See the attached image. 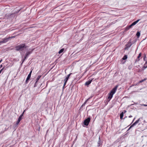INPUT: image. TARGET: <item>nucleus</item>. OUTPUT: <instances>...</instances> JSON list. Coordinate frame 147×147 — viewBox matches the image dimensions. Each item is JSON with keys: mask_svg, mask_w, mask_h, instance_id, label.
Wrapping results in <instances>:
<instances>
[{"mask_svg": "<svg viewBox=\"0 0 147 147\" xmlns=\"http://www.w3.org/2000/svg\"><path fill=\"white\" fill-rule=\"evenodd\" d=\"M118 87L117 86H116L114 88H113L112 90L111 91V92L108 94V99L109 101L113 96V95L115 92L116 90Z\"/></svg>", "mask_w": 147, "mask_h": 147, "instance_id": "obj_1", "label": "nucleus"}, {"mask_svg": "<svg viewBox=\"0 0 147 147\" xmlns=\"http://www.w3.org/2000/svg\"><path fill=\"white\" fill-rule=\"evenodd\" d=\"M27 47L25 43L21 44L16 47V50L17 51H22Z\"/></svg>", "mask_w": 147, "mask_h": 147, "instance_id": "obj_2", "label": "nucleus"}, {"mask_svg": "<svg viewBox=\"0 0 147 147\" xmlns=\"http://www.w3.org/2000/svg\"><path fill=\"white\" fill-rule=\"evenodd\" d=\"M90 120V117H88L84 121V124L85 125L87 126L88 125Z\"/></svg>", "mask_w": 147, "mask_h": 147, "instance_id": "obj_3", "label": "nucleus"}, {"mask_svg": "<svg viewBox=\"0 0 147 147\" xmlns=\"http://www.w3.org/2000/svg\"><path fill=\"white\" fill-rule=\"evenodd\" d=\"M32 72V70L30 71V73L28 75V77L26 78V83H27L28 82V80H29L31 76V74Z\"/></svg>", "mask_w": 147, "mask_h": 147, "instance_id": "obj_4", "label": "nucleus"}, {"mask_svg": "<svg viewBox=\"0 0 147 147\" xmlns=\"http://www.w3.org/2000/svg\"><path fill=\"white\" fill-rule=\"evenodd\" d=\"M32 50L31 51H27L25 54V56L28 57V56L32 53Z\"/></svg>", "mask_w": 147, "mask_h": 147, "instance_id": "obj_5", "label": "nucleus"}, {"mask_svg": "<svg viewBox=\"0 0 147 147\" xmlns=\"http://www.w3.org/2000/svg\"><path fill=\"white\" fill-rule=\"evenodd\" d=\"M92 80H89L88 81L86 82L85 84V85H86V86L88 85L89 84H90L92 82Z\"/></svg>", "mask_w": 147, "mask_h": 147, "instance_id": "obj_6", "label": "nucleus"}, {"mask_svg": "<svg viewBox=\"0 0 147 147\" xmlns=\"http://www.w3.org/2000/svg\"><path fill=\"white\" fill-rule=\"evenodd\" d=\"M140 120V118H139L138 120H137L133 124V126H134L136 124H137V123H138Z\"/></svg>", "mask_w": 147, "mask_h": 147, "instance_id": "obj_7", "label": "nucleus"}, {"mask_svg": "<svg viewBox=\"0 0 147 147\" xmlns=\"http://www.w3.org/2000/svg\"><path fill=\"white\" fill-rule=\"evenodd\" d=\"M22 118L19 117L18 119V121H17L16 123V124L17 125H18V123H19L20 122V121L21 119H22Z\"/></svg>", "mask_w": 147, "mask_h": 147, "instance_id": "obj_8", "label": "nucleus"}, {"mask_svg": "<svg viewBox=\"0 0 147 147\" xmlns=\"http://www.w3.org/2000/svg\"><path fill=\"white\" fill-rule=\"evenodd\" d=\"M139 20H138L137 21L134 22L132 24L133 25V26H134L135 25H136L139 21Z\"/></svg>", "mask_w": 147, "mask_h": 147, "instance_id": "obj_9", "label": "nucleus"}, {"mask_svg": "<svg viewBox=\"0 0 147 147\" xmlns=\"http://www.w3.org/2000/svg\"><path fill=\"white\" fill-rule=\"evenodd\" d=\"M139 20H138L137 21L134 22L132 24L133 25V26H134L135 25H136L139 21Z\"/></svg>", "mask_w": 147, "mask_h": 147, "instance_id": "obj_10", "label": "nucleus"}, {"mask_svg": "<svg viewBox=\"0 0 147 147\" xmlns=\"http://www.w3.org/2000/svg\"><path fill=\"white\" fill-rule=\"evenodd\" d=\"M89 98L85 102H84L82 105L81 107H82L83 106H84L86 103L87 101L89 100Z\"/></svg>", "mask_w": 147, "mask_h": 147, "instance_id": "obj_11", "label": "nucleus"}, {"mask_svg": "<svg viewBox=\"0 0 147 147\" xmlns=\"http://www.w3.org/2000/svg\"><path fill=\"white\" fill-rule=\"evenodd\" d=\"M123 116V113L122 112L120 115V118L121 119H122Z\"/></svg>", "mask_w": 147, "mask_h": 147, "instance_id": "obj_12", "label": "nucleus"}, {"mask_svg": "<svg viewBox=\"0 0 147 147\" xmlns=\"http://www.w3.org/2000/svg\"><path fill=\"white\" fill-rule=\"evenodd\" d=\"M64 51V49L63 48L61 49L58 52V53L59 54H60L62 52H63Z\"/></svg>", "mask_w": 147, "mask_h": 147, "instance_id": "obj_13", "label": "nucleus"}, {"mask_svg": "<svg viewBox=\"0 0 147 147\" xmlns=\"http://www.w3.org/2000/svg\"><path fill=\"white\" fill-rule=\"evenodd\" d=\"M140 32H137L136 35L138 37H139L140 36Z\"/></svg>", "mask_w": 147, "mask_h": 147, "instance_id": "obj_14", "label": "nucleus"}, {"mask_svg": "<svg viewBox=\"0 0 147 147\" xmlns=\"http://www.w3.org/2000/svg\"><path fill=\"white\" fill-rule=\"evenodd\" d=\"M41 76H38L37 78L36 79V83L39 80L40 78L41 77Z\"/></svg>", "mask_w": 147, "mask_h": 147, "instance_id": "obj_15", "label": "nucleus"}, {"mask_svg": "<svg viewBox=\"0 0 147 147\" xmlns=\"http://www.w3.org/2000/svg\"><path fill=\"white\" fill-rule=\"evenodd\" d=\"M133 26L131 24L128 27H127V30L129 29L130 28H131L132 27V26Z\"/></svg>", "mask_w": 147, "mask_h": 147, "instance_id": "obj_16", "label": "nucleus"}, {"mask_svg": "<svg viewBox=\"0 0 147 147\" xmlns=\"http://www.w3.org/2000/svg\"><path fill=\"white\" fill-rule=\"evenodd\" d=\"M127 58V56L126 55H124L123 57L122 58L123 60H125Z\"/></svg>", "mask_w": 147, "mask_h": 147, "instance_id": "obj_17", "label": "nucleus"}, {"mask_svg": "<svg viewBox=\"0 0 147 147\" xmlns=\"http://www.w3.org/2000/svg\"><path fill=\"white\" fill-rule=\"evenodd\" d=\"M146 80V78H144V79L143 80H140V81L139 82V83H141L142 82H143L144 81H145Z\"/></svg>", "mask_w": 147, "mask_h": 147, "instance_id": "obj_18", "label": "nucleus"}, {"mask_svg": "<svg viewBox=\"0 0 147 147\" xmlns=\"http://www.w3.org/2000/svg\"><path fill=\"white\" fill-rule=\"evenodd\" d=\"M68 79L69 78L66 77L65 79L64 80V81H65V82H67Z\"/></svg>", "mask_w": 147, "mask_h": 147, "instance_id": "obj_19", "label": "nucleus"}, {"mask_svg": "<svg viewBox=\"0 0 147 147\" xmlns=\"http://www.w3.org/2000/svg\"><path fill=\"white\" fill-rule=\"evenodd\" d=\"M141 55H142V54H141V53H140L139 54L138 56V57H137L138 59H139V58L141 57Z\"/></svg>", "mask_w": 147, "mask_h": 147, "instance_id": "obj_20", "label": "nucleus"}, {"mask_svg": "<svg viewBox=\"0 0 147 147\" xmlns=\"http://www.w3.org/2000/svg\"><path fill=\"white\" fill-rule=\"evenodd\" d=\"M25 110H24L20 116V117L21 118H22V117L23 116V114L24 113V112L25 111Z\"/></svg>", "mask_w": 147, "mask_h": 147, "instance_id": "obj_21", "label": "nucleus"}, {"mask_svg": "<svg viewBox=\"0 0 147 147\" xmlns=\"http://www.w3.org/2000/svg\"><path fill=\"white\" fill-rule=\"evenodd\" d=\"M27 58V57H26V56H25L24 59H23L22 60V63H23L24 62V61Z\"/></svg>", "mask_w": 147, "mask_h": 147, "instance_id": "obj_22", "label": "nucleus"}, {"mask_svg": "<svg viewBox=\"0 0 147 147\" xmlns=\"http://www.w3.org/2000/svg\"><path fill=\"white\" fill-rule=\"evenodd\" d=\"M72 74V73H70V74H68L67 76L66 77H67V78H69V77H70V76L71 75V74Z\"/></svg>", "mask_w": 147, "mask_h": 147, "instance_id": "obj_23", "label": "nucleus"}, {"mask_svg": "<svg viewBox=\"0 0 147 147\" xmlns=\"http://www.w3.org/2000/svg\"><path fill=\"white\" fill-rule=\"evenodd\" d=\"M72 74V73H70V74H68L67 76L66 77H67V78H69V77H70V76L71 75V74Z\"/></svg>", "mask_w": 147, "mask_h": 147, "instance_id": "obj_24", "label": "nucleus"}, {"mask_svg": "<svg viewBox=\"0 0 147 147\" xmlns=\"http://www.w3.org/2000/svg\"><path fill=\"white\" fill-rule=\"evenodd\" d=\"M141 105L142 106H145V107L147 106V105L142 104V105Z\"/></svg>", "mask_w": 147, "mask_h": 147, "instance_id": "obj_25", "label": "nucleus"}, {"mask_svg": "<svg viewBox=\"0 0 147 147\" xmlns=\"http://www.w3.org/2000/svg\"><path fill=\"white\" fill-rule=\"evenodd\" d=\"M134 126H133V124L129 127V128L128 129V130L130 129L132 127Z\"/></svg>", "mask_w": 147, "mask_h": 147, "instance_id": "obj_26", "label": "nucleus"}, {"mask_svg": "<svg viewBox=\"0 0 147 147\" xmlns=\"http://www.w3.org/2000/svg\"><path fill=\"white\" fill-rule=\"evenodd\" d=\"M4 67L2 69L0 70V74L1 73V72L3 70Z\"/></svg>", "mask_w": 147, "mask_h": 147, "instance_id": "obj_27", "label": "nucleus"}, {"mask_svg": "<svg viewBox=\"0 0 147 147\" xmlns=\"http://www.w3.org/2000/svg\"><path fill=\"white\" fill-rule=\"evenodd\" d=\"M67 82H64V84L63 88L66 85V84Z\"/></svg>", "mask_w": 147, "mask_h": 147, "instance_id": "obj_28", "label": "nucleus"}, {"mask_svg": "<svg viewBox=\"0 0 147 147\" xmlns=\"http://www.w3.org/2000/svg\"><path fill=\"white\" fill-rule=\"evenodd\" d=\"M146 58V56H145L144 57V58H143V59H144V60L145 61V59Z\"/></svg>", "mask_w": 147, "mask_h": 147, "instance_id": "obj_29", "label": "nucleus"}, {"mask_svg": "<svg viewBox=\"0 0 147 147\" xmlns=\"http://www.w3.org/2000/svg\"><path fill=\"white\" fill-rule=\"evenodd\" d=\"M140 60V59H138V58L136 60V61H139Z\"/></svg>", "mask_w": 147, "mask_h": 147, "instance_id": "obj_30", "label": "nucleus"}, {"mask_svg": "<svg viewBox=\"0 0 147 147\" xmlns=\"http://www.w3.org/2000/svg\"><path fill=\"white\" fill-rule=\"evenodd\" d=\"M126 112H127V111H126V110H124L123 111V113H126Z\"/></svg>", "mask_w": 147, "mask_h": 147, "instance_id": "obj_31", "label": "nucleus"}, {"mask_svg": "<svg viewBox=\"0 0 147 147\" xmlns=\"http://www.w3.org/2000/svg\"><path fill=\"white\" fill-rule=\"evenodd\" d=\"M3 66V65H0V68H1Z\"/></svg>", "mask_w": 147, "mask_h": 147, "instance_id": "obj_32", "label": "nucleus"}, {"mask_svg": "<svg viewBox=\"0 0 147 147\" xmlns=\"http://www.w3.org/2000/svg\"><path fill=\"white\" fill-rule=\"evenodd\" d=\"M15 37V36H12L11 37H9L10 38H14Z\"/></svg>", "mask_w": 147, "mask_h": 147, "instance_id": "obj_33", "label": "nucleus"}, {"mask_svg": "<svg viewBox=\"0 0 147 147\" xmlns=\"http://www.w3.org/2000/svg\"><path fill=\"white\" fill-rule=\"evenodd\" d=\"M147 64V61H146L144 64V65H145L146 64Z\"/></svg>", "mask_w": 147, "mask_h": 147, "instance_id": "obj_34", "label": "nucleus"}, {"mask_svg": "<svg viewBox=\"0 0 147 147\" xmlns=\"http://www.w3.org/2000/svg\"><path fill=\"white\" fill-rule=\"evenodd\" d=\"M132 117V116L131 115H130L129 116V118H130V117Z\"/></svg>", "mask_w": 147, "mask_h": 147, "instance_id": "obj_35", "label": "nucleus"}, {"mask_svg": "<svg viewBox=\"0 0 147 147\" xmlns=\"http://www.w3.org/2000/svg\"><path fill=\"white\" fill-rule=\"evenodd\" d=\"M2 61V59H1L0 61V63H1V62Z\"/></svg>", "mask_w": 147, "mask_h": 147, "instance_id": "obj_36", "label": "nucleus"}, {"mask_svg": "<svg viewBox=\"0 0 147 147\" xmlns=\"http://www.w3.org/2000/svg\"><path fill=\"white\" fill-rule=\"evenodd\" d=\"M98 144H99V143L98 142ZM98 146H100V145H99V144Z\"/></svg>", "mask_w": 147, "mask_h": 147, "instance_id": "obj_37", "label": "nucleus"}, {"mask_svg": "<svg viewBox=\"0 0 147 147\" xmlns=\"http://www.w3.org/2000/svg\"><path fill=\"white\" fill-rule=\"evenodd\" d=\"M135 119V118H134V120H133V122L134 121V120Z\"/></svg>", "mask_w": 147, "mask_h": 147, "instance_id": "obj_38", "label": "nucleus"}, {"mask_svg": "<svg viewBox=\"0 0 147 147\" xmlns=\"http://www.w3.org/2000/svg\"><path fill=\"white\" fill-rule=\"evenodd\" d=\"M147 67V66H146V67H145V68H146Z\"/></svg>", "mask_w": 147, "mask_h": 147, "instance_id": "obj_39", "label": "nucleus"}, {"mask_svg": "<svg viewBox=\"0 0 147 147\" xmlns=\"http://www.w3.org/2000/svg\"><path fill=\"white\" fill-rule=\"evenodd\" d=\"M127 147L126 146H125V147Z\"/></svg>", "mask_w": 147, "mask_h": 147, "instance_id": "obj_40", "label": "nucleus"}]
</instances>
